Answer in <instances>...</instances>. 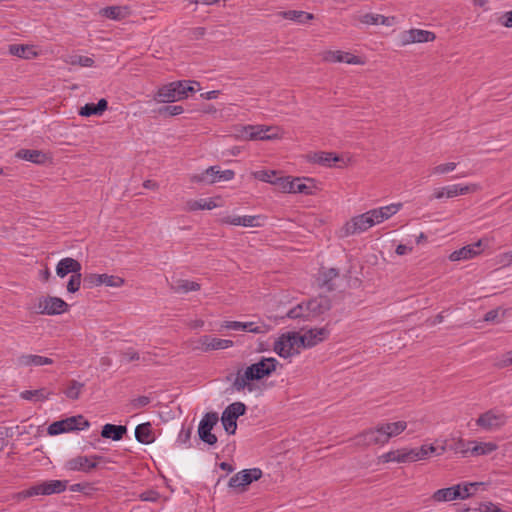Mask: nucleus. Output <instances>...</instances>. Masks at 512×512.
<instances>
[{
  "instance_id": "obj_1",
  "label": "nucleus",
  "mask_w": 512,
  "mask_h": 512,
  "mask_svg": "<svg viewBox=\"0 0 512 512\" xmlns=\"http://www.w3.org/2000/svg\"><path fill=\"white\" fill-rule=\"evenodd\" d=\"M278 364L277 359L273 357H261L257 362L237 372L233 388L238 392H253L256 389L254 382L270 376Z\"/></svg>"
},
{
  "instance_id": "obj_2",
  "label": "nucleus",
  "mask_w": 512,
  "mask_h": 512,
  "mask_svg": "<svg viewBox=\"0 0 512 512\" xmlns=\"http://www.w3.org/2000/svg\"><path fill=\"white\" fill-rule=\"evenodd\" d=\"M407 428L405 421L387 422L379 424L374 429H368L354 438L357 447H368L371 445H384L390 438L396 437Z\"/></svg>"
},
{
  "instance_id": "obj_3",
  "label": "nucleus",
  "mask_w": 512,
  "mask_h": 512,
  "mask_svg": "<svg viewBox=\"0 0 512 512\" xmlns=\"http://www.w3.org/2000/svg\"><path fill=\"white\" fill-rule=\"evenodd\" d=\"M330 309L328 298L320 296L293 307L287 313L291 319L314 320Z\"/></svg>"
},
{
  "instance_id": "obj_4",
  "label": "nucleus",
  "mask_w": 512,
  "mask_h": 512,
  "mask_svg": "<svg viewBox=\"0 0 512 512\" xmlns=\"http://www.w3.org/2000/svg\"><path fill=\"white\" fill-rule=\"evenodd\" d=\"M509 421V416L499 408H491L481 413L476 419V425L485 432H497L503 429Z\"/></svg>"
},
{
  "instance_id": "obj_5",
  "label": "nucleus",
  "mask_w": 512,
  "mask_h": 512,
  "mask_svg": "<svg viewBox=\"0 0 512 512\" xmlns=\"http://www.w3.org/2000/svg\"><path fill=\"white\" fill-rule=\"evenodd\" d=\"M283 136V130L278 126L247 125L243 126L238 137L243 140H275Z\"/></svg>"
},
{
  "instance_id": "obj_6",
  "label": "nucleus",
  "mask_w": 512,
  "mask_h": 512,
  "mask_svg": "<svg viewBox=\"0 0 512 512\" xmlns=\"http://www.w3.org/2000/svg\"><path fill=\"white\" fill-rule=\"evenodd\" d=\"M372 214V211L368 210L365 213L352 217L340 229V236L349 237L351 235L361 234L377 225Z\"/></svg>"
},
{
  "instance_id": "obj_7",
  "label": "nucleus",
  "mask_w": 512,
  "mask_h": 512,
  "mask_svg": "<svg viewBox=\"0 0 512 512\" xmlns=\"http://www.w3.org/2000/svg\"><path fill=\"white\" fill-rule=\"evenodd\" d=\"M275 182L282 193L311 195L315 188L313 180L307 178L278 177Z\"/></svg>"
},
{
  "instance_id": "obj_8",
  "label": "nucleus",
  "mask_w": 512,
  "mask_h": 512,
  "mask_svg": "<svg viewBox=\"0 0 512 512\" xmlns=\"http://www.w3.org/2000/svg\"><path fill=\"white\" fill-rule=\"evenodd\" d=\"M302 349L298 332L282 334L274 343V351L283 358L299 354Z\"/></svg>"
},
{
  "instance_id": "obj_9",
  "label": "nucleus",
  "mask_w": 512,
  "mask_h": 512,
  "mask_svg": "<svg viewBox=\"0 0 512 512\" xmlns=\"http://www.w3.org/2000/svg\"><path fill=\"white\" fill-rule=\"evenodd\" d=\"M68 304L59 297L42 296L35 300L32 310L38 314L58 315L66 312Z\"/></svg>"
},
{
  "instance_id": "obj_10",
  "label": "nucleus",
  "mask_w": 512,
  "mask_h": 512,
  "mask_svg": "<svg viewBox=\"0 0 512 512\" xmlns=\"http://www.w3.org/2000/svg\"><path fill=\"white\" fill-rule=\"evenodd\" d=\"M481 189V186L477 183L471 184H451L444 187H440L434 190L432 194L433 199L441 200V199H450L461 195H466L468 193H474Z\"/></svg>"
},
{
  "instance_id": "obj_11",
  "label": "nucleus",
  "mask_w": 512,
  "mask_h": 512,
  "mask_svg": "<svg viewBox=\"0 0 512 512\" xmlns=\"http://www.w3.org/2000/svg\"><path fill=\"white\" fill-rule=\"evenodd\" d=\"M89 425V422L83 416H72L50 424L48 427V434L58 435L73 430H82L88 428Z\"/></svg>"
},
{
  "instance_id": "obj_12",
  "label": "nucleus",
  "mask_w": 512,
  "mask_h": 512,
  "mask_svg": "<svg viewBox=\"0 0 512 512\" xmlns=\"http://www.w3.org/2000/svg\"><path fill=\"white\" fill-rule=\"evenodd\" d=\"M308 160L311 163L319 164L321 166H325V167H329V168H332V167L343 168V167L348 166V164L350 162V158H348V157L344 158V157L336 155L335 153L324 152V151L314 152V153L309 154Z\"/></svg>"
},
{
  "instance_id": "obj_13",
  "label": "nucleus",
  "mask_w": 512,
  "mask_h": 512,
  "mask_svg": "<svg viewBox=\"0 0 512 512\" xmlns=\"http://www.w3.org/2000/svg\"><path fill=\"white\" fill-rule=\"evenodd\" d=\"M218 414L215 412L206 413L201 419L198 427V435L200 439L208 445H214L217 442V437L211 431L218 423Z\"/></svg>"
},
{
  "instance_id": "obj_14",
  "label": "nucleus",
  "mask_w": 512,
  "mask_h": 512,
  "mask_svg": "<svg viewBox=\"0 0 512 512\" xmlns=\"http://www.w3.org/2000/svg\"><path fill=\"white\" fill-rule=\"evenodd\" d=\"M262 471L259 468L244 469L233 475L228 483L230 488L244 490L253 481L261 478Z\"/></svg>"
},
{
  "instance_id": "obj_15",
  "label": "nucleus",
  "mask_w": 512,
  "mask_h": 512,
  "mask_svg": "<svg viewBox=\"0 0 512 512\" xmlns=\"http://www.w3.org/2000/svg\"><path fill=\"white\" fill-rule=\"evenodd\" d=\"M182 84L175 81L160 87L154 97L158 102L169 103L179 101L185 98V93L180 90Z\"/></svg>"
},
{
  "instance_id": "obj_16",
  "label": "nucleus",
  "mask_w": 512,
  "mask_h": 512,
  "mask_svg": "<svg viewBox=\"0 0 512 512\" xmlns=\"http://www.w3.org/2000/svg\"><path fill=\"white\" fill-rule=\"evenodd\" d=\"M103 460L100 455L93 456H77L68 460L65 464V468L70 471H82L90 472L95 469L98 463Z\"/></svg>"
},
{
  "instance_id": "obj_17",
  "label": "nucleus",
  "mask_w": 512,
  "mask_h": 512,
  "mask_svg": "<svg viewBox=\"0 0 512 512\" xmlns=\"http://www.w3.org/2000/svg\"><path fill=\"white\" fill-rule=\"evenodd\" d=\"M222 327L236 331H247L254 334H266L271 330V326L264 322L226 321L222 324Z\"/></svg>"
},
{
  "instance_id": "obj_18",
  "label": "nucleus",
  "mask_w": 512,
  "mask_h": 512,
  "mask_svg": "<svg viewBox=\"0 0 512 512\" xmlns=\"http://www.w3.org/2000/svg\"><path fill=\"white\" fill-rule=\"evenodd\" d=\"M401 45L406 46L412 43H425L434 41L436 36L433 32L422 29H410L400 34Z\"/></svg>"
},
{
  "instance_id": "obj_19",
  "label": "nucleus",
  "mask_w": 512,
  "mask_h": 512,
  "mask_svg": "<svg viewBox=\"0 0 512 512\" xmlns=\"http://www.w3.org/2000/svg\"><path fill=\"white\" fill-rule=\"evenodd\" d=\"M468 445H470L471 447L461 450V454L465 457L466 456H474V457L486 456L498 449V445L492 441H488V442L468 441Z\"/></svg>"
},
{
  "instance_id": "obj_20",
  "label": "nucleus",
  "mask_w": 512,
  "mask_h": 512,
  "mask_svg": "<svg viewBox=\"0 0 512 512\" xmlns=\"http://www.w3.org/2000/svg\"><path fill=\"white\" fill-rule=\"evenodd\" d=\"M262 219L259 215H224L219 219L221 224L242 226V227H260V220Z\"/></svg>"
},
{
  "instance_id": "obj_21",
  "label": "nucleus",
  "mask_w": 512,
  "mask_h": 512,
  "mask_svg": "<svg viewBox=\"0 0 512 512\" xmlns=\"http://www.w3.org/2000/svg\"><path fill=\"white\" fill-rule=\"evenodd\" d=\"M67 483V481L62 480H49L36 483L33 485L35 496H48L62 493L66 490Z\"/></svg>"
},
{
  "instance_id": "obj_22",
  "label": "nucleus",
  "mask_w": 512,
  "mask_h": 512,
  "mask_svg": "<svg viewBox=\"0 0 512 512\" xmlns=\"http://www.w3.org/2000/svg\"><path fill=\"white\" fill-rule=\"evenodd\" d=\"M233 346V341L229 339H220L210 335H204L199 338L196 349L204 352L212 350H224Z\"/></svg>"
},
{
  "instance_id": "obj_23",
  "label": "nucleus",
  "mask_w": 512,
  "mask_h": 512,
  "mask_svg": "<svg viewBox=\"0 0 512 512\" xmlns=\"http://www.w3.org/2000/svg\"><path fill=\"white\" fill-rule=\"evenodd\" d=\"M328 330L326 328H313L300 334V344L303 349L311 348L322 342L328 337Z\"/></svg>"
},
{
  "instance_id": "obj_24",
  "label": "nucleus",
  "mask_w": 512,
  "mask_h": 512,
  "mask_svg": "<svg viewBox=\"0 0 512 512\" xmlns=\"http://www.w3.org/2000/svg\"><path fill=\"white\" fill-rule=\"evenodd\" d=\"M90 286L106 285L108 287H121L124 284V279L119 276L108 274H90L85 278Z\"/></svg>"
},
{
  "instance_id": "obj_25",
  "label": "nucleus",
  "mask_w": 512,
  "mask_h": 512,
  "mask_svg": "<svg viewBox=\"0 0 512 512\" xmlns=\"http://www.w3.org/2000/svg\"><path fill=\"white\" fill-rule=\"evenodd\" d=\"M481 246H482L481 240H479L478 242H476L474 244L464 246L459 250L453 251L449 255V260L455 262V261L469 260V259L475 258L479 254H481V251H482Z\"/></svg>"
},
{
  "instance_id": "obj_26",
  "label": "nucleus",
  "mask_w": 512,
  "mask_h": 512,
  "mask_svg": "<svg viewBox=\"0 0 512 512\" xmlns=\"http://www.w3.org/2000/svg\"><path fill=\"white\" fill-rule=\"evenodd\" d=\"M53 363L54 360L52 358L36 354H22L16 360V364L19 367H40L52 365Z\"/></svg>"
},
{
  "instance_id": "obj_27",
  "label": "nucleus",
  "mask_w": 512,
  "mask_h": 512,
  "mask_svg": "<svg viewBox=\"0 0 512 512\" xmlns=\"http://www.w3.org/2000/svg\"><path fill=\"white\" fill-rule=\"evenodd\" d=\"M403 207L402 203H392L386 206L378 207L371 209L372 216L375 218V221L378 224L383 223L384 221L390 219L396 213H398Z\"/></svg>"
},
{
  "instance_id": "obj_28",
  "label": "nucleus",
  "mask_w": 512,
  "mask_h": 512,
  "mask_svg": "<svg viewBox=\"0 0 512 512\" xmlns=\"http://www.w3.org/2000/svg\"><path fill=\"white\" fill-rule=\"evenodd\" d=\"M81 271V264L70 257L61 259L56 266V274L60 278L66 277L69 273L75 275Z\"/></svg>"
},
{
  "instance_id": "obj_29",
  "label": "nucleus",
  "mask_w": 512,
  "mask_h": 512,
  "mask_svg": "<svg viewBox=\"0 0 512 512\" xmlns=\"http://www.w3.org/2000/svg\"><path fill=\"white\" fill-rule=\"evenodd\" d=\"M324 59L328 62H343L347 64L361 65L363 61L348 52L343 51H328L324 54Z\"/></svg>"
},
{
  "instance_id": "obj_30",
  "label": "nucleus",
  "mask_w": 512,
  "mask_h": 512,
  "mask_svg": "<svg viewBox=\"0 0 512 512\" xmlns=\"http://www.w3.org/2000/svg\"><path fill=\"white\" fill-rule=\"evenodd\" d=\"M217 200H220V197L189 200L186 202L185 209L190 212L197 210H212L221 206Z\"/></svg>"
},
{
  "instance_id": "obj_31",
  "label": "nucleus",
  "mask_w": 512,
  "mask_h": 512,
  "mask_svg": "<svg viewBox=\"0 0 512 512\" xmlns=\"http://www.w3.org/2000/svg\"><path fill=\"white\" fill-rule=\"evenodd\" d=\"M127 428L123 425H114V424H105L102 427L101 436L103 438L112 439L114 441H119L123 438L124 434H126Z\"/></svg>"
},
{
  "instance_id": "obj_32",
  "label": "nucleus",
  "mask_w": 512,
  "mask_h": 512,
  "mask_svg": "<svg viewBox=\"0 0 512 512\" xmlns=\"http://www.w3.org/2000/svg\"><path fill=\"white\" fill-rule=\"evenodd\" d=\"M279 16L299 24L307 23L314 19V15L305 11L289 10L279 12Z\"/></svg>"
},
{
  "instance_id": "obj_33",
  "label": "nucleus",
  "mask_w": 512,
  "mask_h": 512,
  "mask_svg": "<svg viewBox=\"0 0 512 512\" xmlns=\"http://www.w3.org/2000/svg\"><path fill=\"white\" fill-rule=\"evenodd\" d=\"M136 440L142 444H150L154 441V435L150 423L139 424L135 429Z\"/></svg>"
},
{
  "instance_id": "obj_34",
  "label": "nucleus",
  "mask_w": 512,
  "mask_h": 512,
  "mask_svg": "<svg viewBox=\"0 0 512 512\" xmlns=\"http://www.w3.org/2000/svg\"><path fill=\"white\" fill-rule=\"evenodd\" d=\"M171 288L176 293L185 294L191 291H198L200 289V284L187 279H176L172 283Z\"/></svg>"
},
{
  "instance_id": "obj_35",
  "label": "nucleus",
  "mask_w": 512,
  "mask_h": 512,
  "mask_svg": "<svg viewBox=\"0 0 512 512\" xmlns=\"http://www.w3.org/2000/svg\"><path fill=\"white\" fill-rule=\"evenodd\" d=\"M16 156L35 164H42L46 160V155L39 150L21 149L16 153Z\"/></svg>"
},
{
  "instance_id": "obj_36",
  "label": "nucleus",
  "mask_w": 512,
  "mask_h": 512,
  "mask_svg": "<svg viewBox=\"0 0 512 512\" xmlns=\"http://www.w3.org/2000/svg\"><path fill=\"white\" fill-rule=\"evenodd\" d=\"M100 14L112 20H121L129 15V9L123 6H110L101 9Z\"/></svg>"
},
{
  "instance_id": "obj_37",
  "label": "nucleus",
  "mask_w": 512,
  "mask_h": 512,
  "mask_svg": "<svg viewBox=\"0 0 512 512\" xmlns=\"http://www.w3.org/2000/svg\"><path fill=\"white\" fill-rule=\"evenodd\" d=\"M459 495L455 486H452L437 490L432 495V499L436 502H447L458 499Z\"/></svg>"
},
{
  "instance_id": "obj_38",
  "label": "nucleus",
  "mask_w": 512,
  "mask_h": 512,
  "mask_svg": "<svg viewBox=\"0 0 512 512\" xmlns=\"http://www.w3.org/2000/svg\"><path fill=\"white\" fill-rule=\"evenodd\" d=\"M9 53L11 55L21 57L24 59H31L36 56V52L32 47L27 45L13 44L9 46Z\"/></svg>"
},
{
  "instance_id": "obj_39",
  "label": "nucleus",
  "mask_w": 512,
  "mask_h": 512,
  "mask_svg": "<svg viewBox=\"0 0 512 512\" xmlns=\"http://www.w3.org/2000/svg\"><path fill=\"white\" fill-rule=\"evenodd\" d=\"M213 168H207L204 171H201L199 173H193L189 176V181L191 183H196L200 185H211L213 184V178L212 173Z\"/></svg>"
},
{
  "instance_id": "obj_40",
  "label": "nucleus",
  "mask_w": 512,
  "mask_h": 512,
  "mask_svg": "<svg viewBox=\"0 0 512 512\" xmlns=\"http://www.w3.org/2000/svg\"><path fill=\"white\" fill-rule=\"evenodd\" d=\"M64 62L72 66L77 65L81 67H91L94 64V60L91 57L78 54L66 56Z\"/></svg>"
},
{
  "instance_id": "obj_41",
  "label": "nucleus",
  "mask_w": 512,
  "mask_h": 512,
  "mask_svg": "<svg viewBox=\"0 0 512 512\" xmlns=\"http://www.w3.org/2000/svg\"><path fill=\"white\" fill-rule=\"evenodd\" d=\"M209 168H213L212 178L213 184L217 182H227L232 180L235 177V172L233 170H221L219 166H210Z\"/></svg>"
},
{
  "instance_id": "obj_42",
  "label": "nucleus",
  "mask_w": 512,
  "mask_h": 512,
  "mask_svg": "<svg viewBox=\"0 0 512 512\" xmlns=\"http://www.w3.org/2000/svg\"><path fill=\"white\" fill-rule=\"evenodd\" d=\"M51 393L42 388V389H38V390H26V391H23L21 393V397L25 400H30V401H44L46 399H48L49 395Z\"/></svg>"
},
{
  "instance_id": "obj_43",
  "label": "nucleus",
  "mask_w": 512,
  "mask_h": 512,
  "mask_svg": "<svg viewBox=\"0 0 512 512\" xmlns=\"http://www.w3.org/2000/svg\"><path fill=\"white\" fill-rule=\"evenodd\" d=\"M458 166L457 162H446L434 166L431 169V175L442 176L453 172Z\"/></svg>"
},
{
  "instance_id": "obj_44",
  "label": "nucleus",
  "mask_w": 512,
  "mask_h": 512,
  "mask_svg": "<svg viewBox=\"0 0 512 512\" xmlns=\"http://www.w3.org/2000/svg\"><path fill=\"white\" fill-rule=\"evenodd\" d=\"M83 387H84L83 383H80L76 380H71L68 383V386L65 389L64 393L69 399L76 400L79 398Z\"/></svg>"
},
{
  "instance_id": "obj_45",
  "label": "nucleus",
  "mask_w": 512,
  "mask_h": 512,
  "mask_svg": "<svg viewBox=\"0 0 512 512\" xmlns=\"http://www.w3.org/2000/svg\"><path fill=\"white\" fill-rule=\"evenodd\" d=\"M236 420H237L236 418L230 416L225 411L222 413L221 421H222V424H223V427H224L225 431L228 434H231V435L235 434L236 429H237Z\"/></svg>"
},
{
  "instance_id": "obj_46",
  "label": "nucleus",
  "mask_w": 512,
  "mask_h": 512,
  "mask_svg": "<svg viewBox=\"0 0 512 512\" xmlns=\"http://www.w3.org/2000/svg\"><path fill=\"white\" fill-rule=\"evenodd\" d=\"M276 175V172L275 171H270V170H260V171H256L253 173V176L260 180V181H263V182H267V183H270V184H273L276 186V179L278 177H275Z\"/></svg>"
},
{
  "instance_id": "obj_47",
  "label": "nucleus",
  "mask_w": 512,
  "mask_h": 512,
  "mask_svg": "<svg viewBox=\"0 0 512 512\" xmlns=\"http://www.w3.org/2000/svg\"><path fill=\"white\" fill-rule=\"evenodd\" d=\"M224 411L237 419L239 416L245 413L246 406L241 402H234L230 404Z\"/></svg>"
},
{
  "instance_id": "obj_48",
  "label": "nucleus",
  "mask_w": 512,
  "mask_h": 512,
  "mask_svg": "<svg viewBox=\"0 0 512 512\" xmlns=\"http://www.w3.org/2000/svg\"><path fill=\"white\" fill-rule=\"evenodd\" d=\"M479 483H469L464 485H455V488L458 490L460 494L458 499L468 498L472 494V489H475Z\"/></svg>"
},
{
  "instance_id": "obj_49",
  "label": "nucleus",
  "mask_w": 512,
  "mask_h": 512,
  "mask_svg": "<svg viewBox=\"0 0 512 512\" xmlns=\"http://www.w3.org/2000/svg\"><path fill=\"white\" fill-rule=\"evenodd\" d=\"M81 285V271L72 275L67 284V291L70 293H75L79 290Z\"/></svg>"
},
{
  "instance_id": "obj_50",
  "label": "nucleus",
  "mask_w": 512,
  "mask_h": 512,
  "mask_svg": "<svg viewBox=\"0 0 512 512\" xmlns=\"http://www.w3.org/2000/svg\"><path fill=\"white\" fill-rule=\"evenodd\" d=\"M182 86L180 90L185 93V98L188 97V93H193L200 89V85L197 81H180Z\"/></svg>"
},
{
  "instance_id": "obj_51",
  "label": "nucleus",
  "mask_w": 512,
  "mask_h": 512,
  "mask_svg": "<svg viewBox=\"0 0 512 512\" xmlns=\"http://www.w3.org/2000/svg\"><path fill=\"white\" fill-rule=\"evenodd\" d=\"M436 447L433 445H422L417 448L419 460L427 459L431 454L436 452Z\"/></svg>"
},
{
  "instance_id": "obj_52",
  "label": "nucleus",
  "mask_w": 512,
  "mask_h": 512,
  "mask_svg": "<svg viewBox=\"0 0 512 512\" xmlns=\"http://www.w3.org/2000/svg\"><path fill=\"white\" fill-rule=\"evenodd\" d=\"M79 114L84 117H89L92 115H99V113L96 109V104H94V103H88L85 106H83L80 109Z\"/></svg>"
},
{
  "instance_id": "obj_53",
  "label": "nucleus",
  "mask_w": 512,
  "mask_h": 512,
  "mask_svg": "<svg viewBox=\"0 0 512 512\" xmlns=\"http://www.w3.org/2000/svg\"><path fill=\"white\" fill-rule=\"evenodd\" d=\"M184 109L180 105H170L165 106L162 109H160V113H165L170 116H175L183 113Z\"/></svg>"
},
{
  "instance_id": "obj_54",
  "label": "nucleus",
  "mask_w": 512,
  "mask_h": 512,
  "mask_svg": "<svg viewBox=\"0 0 512 512\" xmlns=\"http://www.w3.org/2000/svg\"><path fill=\"white\" fill-rule=\"evenodd\" d=\"M378 14L366 13L359 17V21L366 25H377Z\"/></svg>"
},
{
  "instance_id": "obj_55",
  "label": "nucleus",
  "mask_w": 512,
  "mask_h": 512,
  "mask_svg": "<svg viewBox=\"0 0 512 512\" xmlns=\"http://www.w3.org/2000/svg\"><path fill=\"white\" fill-rule=\"evenodd\" d=\"M392 455L394 456V462H397V463H406L407 462L406 448L394 450V451H392Z\"/></svg>"
},
{
  "instance_id": "obj_56",
  "label": "nucleus",
  "mask_w": 512,
  "mask_h": 512,
  "mask_svg": "<svg viewBox=\"0 0 512 512\" xmlns=\"http://www.w3.org/2000/svg\"><path fill=\"white\" fill-rule=\"evenodd\" d=\"M479 511L480 512H503L497 505L491 503V502H486V503H483L479 506Z\"/></svg>"
},
{
  "instance_id": "obj_57",
  "label": "nucleus",
  "mask_w": 512,
  "mask_h": 512,
  "mask_svg": "<svg viewBox=\"0 0 512 512\" xmlns=\"http://www.w3.org/2000/svg\"><path fill=\"white\" fill-rule=\"evenodd\" d=\"M160 495L156 491H147L140 495V498L143 501L156 502L159 499Z\"/></svg>"
},
{
  "instance_id": "obj_58",
  "label": "nucleus",
  "mask_w": 512,
  "mask_h": 512,
  "mask_svg": "<svg viewBox=\"0 0 512 512\" xmlns=\"http://www.w3.org/2000/svg\"><path fill=\"white\" fill-rule=\"evenodd\" d=\"M500 367H507L512 365V350L503 354L498 362Z\"/></svg>"
},
{
  "instance_id": "obj_59",
  "label": "nucleus",
  "mask_w": 512,
  "mask_h": 512,
  "mask_svg": "<svg viewBox=\"0 0 512 512\" xmlns=\"http://www.w3.org/2000/svg\"><path fill=\"white\" fill-rule=\"evenodd\" d=\"M123 359L126 361V362H131V361H137L140 359V355L138 352H136L135 350L133 349H128L127 351H125L123 353Z\"/></svg>"
},
{
  "instance_id": "obj_60",
  "label": "nucleus",
  "mask_w": 512,
  "mask_h": 512,
  "mask_svg": "<svg viewBox=\"0 0 512 512\" xmlns=\"http://www.w3.org/2000/svg\"><path fill=\"white\" fill-rule=\"evenodd\" d=\"M395 23V17H386L378 14L377 25L392 26Z\"/></svg>"
},
{
  "instance_id": "obj_61",
  "label": "nucleus",
  "mask_w": 512,
  "mask_h": 512,
  "mask_svg": "<svg viewBox=\"0 0 512 512\" xmlns=\"http://www.w3.org/2000/svg\"><path fill=\"white\" fill-rule=\"evenodd\" d=\"M150 403V399L146 396H141L133 400L132 405L134 408H141Z\"/></svg>"
},
{
  "instance_id": "obj_62",
  "label": "nucleus",
  "mask_w": 512,
  "mask_h": 512,
  "mask_svg": "<svg viewBox=\"0 0 512 512\" xmlns=\"http://www.w3.org/2000/svg\"><path fill=\"white\" fill-rule=\"evenodd\" d=\"M32 496H35V493H34V489H33V486H31L29 489L27 490H24V491H21L19 493H17L15 495V498L17 500H23V499H26L28 497H32Z\"/></svg>"
},
{
  "instance_id": "obj_63",
  "label": "nucleus",
  "mask_w": 512,
  "mask_h": 512,
  "mask_svg": "<svg viewBox=\"0 0 512 512\" xmlns=\"http://www.w3.org/2000/svg\"><path fill=\"white\" fill-rule=\"evenodd\" d=\"M323 275L325 277L323 284H327L330 280H332L338 276V271L334 268H331V269H328L326 272H324Z\"/></svg>"
},
{
  "instance_id": "obj_64",
  "label": "nucleus",
  "mask_w": 512,
  "mask_h": 512,
  "mask_svg": "<svg viewBox=\"0 0 512 512\" xmlns=\"http://www.w3.org/2000/svg\"><path fill=\"white\" fill-rule=\"evenodd\" d=\"M501 24L507 28H512V11H508L502 16Z\"/></svg>"
}]
</instances>
